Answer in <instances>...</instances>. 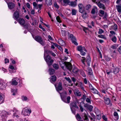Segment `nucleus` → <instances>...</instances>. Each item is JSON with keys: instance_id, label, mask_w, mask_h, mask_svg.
I'll use <instances>...</instances> for the list:
<instances>
[{"instance_id": "1", "label": "nucleus", "mask_w": 121, "mask_h": 121, "mask_svg": "<svg viewBox=\"0 0 121 121\" xmlns=\"http://www.w3.org/2000/svg\"><path fill=\"white\" fill-rule=\"evenodd\" d=\"M60 95L62 100L64 102L66 103H69L70 102V97L69 96L66 97L68 93L66 91H64L62 93H60Z\"/></svg>"}, {"instance_id": "2", "label": "nucleus", "mask_w": 121, "mask_h": 121, "mask_svg": "<svg viewBox=\"0 0 121 121\" xmlns=\"http://www.w3.org/2000/svg\"><path fill=\"white\" fill-rule=\"evenodd\" d=\"M79 11L82 14V16L83 18H85L87 17V13L85 11V6L81 3L79 4L78 5Z\"/></svg>"}, {"instance_id": "3", "label": "nucleus", "mask_w": 121, "mask_h": 121, "mask_svg": "<svg viewBox=\"0 0 121 121\" xmlns=\"http://www.w3.org/2000/svg\"><path fill=\"white\" fill-rule=\"evenodd\" d=\"M34 39L43 46L46 44L45 42L43 41L42 37L40 36L37 35L35 36Z\"/></svg>"}, {"instance_id": "4", "label": "nucleus", "mask_w": 121, "mask_h": 121, "mask_svg": "<svg viewBox=\"0 0 121 121\" xmlns=\"http://www.w3.org/2000/svg\"><path fill=\"white\" fill-rule=\"evenodd\" d=\"M44 58L48 66H50L52 65L54 60L52 59L51 57L49 55H46Z\"/></svg>"}, {"instance_id": "5", "label": "nucleus", "mask_w": 121, "mask_h": 121, "mask_svg": "<svg viewBox=\"0 0 121 121\" xmlns=\"http://www.w3.org/2000/svg\"><path fill=\"white\" fill-rule=\"evenodd\" d=\"M82 58L83 59H82L81 61L84 65H86V64L84 62L86 61L87 62L88 66H89L90 65V63L91 61V59L90 56H88L86 57V58L85 57H82Z\"/></svg>"}, {"instance_id": "6", "label": "nucleus", "mask_w": 121, "mask_h": 121, "mask_svg": "<svg viewBox=\"0 0 121 121\" xmlns=\"http://www.w3.org/2000/svg\"><path fill=\"white\" fill-rule=\"evenodd\" d=\"M31 112V109H28L26 108L23 109L22 113L25 116L29 115Z\"/></svg>"}, {"instance_id": "7", "label": "nucleus", "mask_w": 121, "mask_h": 121, "mask_svg": "<svg viewBox=\"0 0 121 121\" xmlns=\"http://www.w3.org/2000/svg\"><path fill=\"white\" fill-rule=\"evenodd\" d=\"M70 108L72 113L74 114L75 113V109L74 108H78V107L76 105L75 103H72L70 104Z\"/></svg>"}, {"instance_id": "8", "label": "nucleus", "mask_w": 121, "mask_h": 121, "mask_svg": "<svg viewBox=\"0 0 121 121\" xmlns=\"http://www.w3.org/2000/svg\"><path fill=\"white\" fill-rule=\"evenodd\" d=\"M63 63L64 65L65 66L67 69L71 72V69L72 67L71 63L69 62H67L66 61L62 62V63Z\"/></svg>"}, {"instance_id": "9", "label": "nucleus", "mask_w": 121, "mask_h": 121, "mask_svg": "<svg viewBox=\"0 0 121 121\" xmlns=\"http://www.w3.org/2000/svg\"><path fill=\"white\" fill-rule=\"evenodd\" d=\"M69 37L71 39L72 43L76 45H78V43L76 42L77 40L76 39L73 34H70L69 35Z\"/></svg>"}, {"instance_id": "10", "label": "nucleus", "mask_w": 121, "mask_h": 121, "mask_svg": "<svg viewBox=\"0 0 121 121\" xmlns=\"http://www.w3.org/2000/svg\"><path fill=\"white\" fill-rule=\"evenodd\" d=\"M20 82V80L17 78H15L12 79L11 84L16 86L18 84V82Z\"/></svg>"}, {"instance_id": "11", "label": "nucleus", "mask_w": 121, "mask_h": 121, "mask_svg": "<svg viewBox=\"0 0 121 121\" xmlns=\"http://www.w3.org/2000/svg\"><path fill=\"white\" fill-rule=\"evenodd\" d=\"M18 22L22 26L24 27L26 26L25 21L23 18H20L18 20Z\"/></svg>"}, {"instance_id": "12", "label": "nucleus", "mask_w": 121, "mask_h": 121, "mask_svg": "<svg viewBox=\"0 0 121 121\" xmlns=\"http://www.w3.org/2000/svg\"><path fill=\"white\" fill-rule=\"evenodd\" d=\"M56 88L57 92L60 94V93H61L59 92V91H61L62 89V86L61 82H60L59 83L57 87H56Z\"/></svg>"}, {"instance_id": "13", "label": "nucleus", "mask_w": 121, "mask_h": 121, "mask_svg": "<svg viewBox=\"0 0 121 121\" xmlns=\"http://www.w3.org/2000/svg\"><path fill=\"white\" fill-rule=\"evenodd\" d=\"M7 4L9 8L11 10L13 9L15 6L14 4L12 2H9Z\"/></svg>"}, {"instance_id": "14", "label": "nucleus", "mask_w": 121, "mask_h": 121, "mask_svg": "<svg viewBox=\"0 0 121 121\" xmlns=\"http://www.w3.org/2000/svg\"><path fill=\"white\" fill-rule=\"evenodd\" d=\"M84 106L86 108L88 109L90 111H91L92 110L93 107L91 105L86 103L85 104Z\"/></svg>"}, {"instance_id": "15", "label": "nucleus", "mask_w": 121, "mask_h": 121, "mask_svg": "<svg viewBox=\"0 0 121 121\" xmlns=\"http://www.w3.org/2000/svg\"><path fill=\"white\" fill-rule=\"evenodd\" d=\"M13 16L16 20H18L17 19L20 16L19 11L17 10L15 11L13 13Z\"/></svg>"}, {"instance_id": "16", "label": "nucleus", "mask_w": 121, "mask_h": 121, "mask_svg": "<svg viewBox=\"0 0 121 121\" xmlns=\"http://www.w3.org/2000/svg\"><path fill=\"white\" fill-rule=\"evenodd\" d=\"M8 113L5 111H4L1 112V116L2 119H6Z\"/></svg>"}, {"instance_id": "17", "label": "nucleus", "mask_w": 121, "mask_h": 121, "mask_svg": "<svg viewBox=\"0 0 121 121\" xmlns=\"http://www.w3.org/2000/svg\"><path fill=\"white\" fill-rule=\"evenodd\" d=\"M98 12L97 8L96 6H94L91 10V13L92 14H94L96 13H97Z\"/></svg>"}, {"instance_id": "18", "label": "nucleus", "mask_w": 121, "mask_h": 121, "mask_svg": "<svg viewBox=\"0 0 121 121\" xmlns=\"http://www.w3.org/2000/svg\"><path fill=\"white\" fill-rule=\"evenodd\" d=\"M96 3L97 5L100 8L102 9L103 10H105L106 9L104 5L103 4L101 3L100 2Z\"/></svg>"}, {"instance_id": "19", "label": "nucleus", "mask_w": 121, "mask_h": 121, "mask_svg": "<svg viewBox=\"0 0 121 121\" xmlns=\"http://www.w3.org/2000/svg\"><path fill=\"white\" fill-rule=\"evenodd\" d=\"M81 116L84 120H86V121H89V119L88 118L87 114L85 112L83 113L82 114Z\"/></svg>"}, {"instance_id": "20", "label": "nucleus", "mask_w": 121, "mask_h": 121, "mask_svg": "<svg viewBox=\"0 0 121 121\" xmlns=\"http://www.w3.org/2000/svg\"><path fill=\"white\" fill-rule=\"evenodd\" d=\"M77 49L78 51H80V52L82 51H84L86 52L87 51L86 50L84 47H82L81 46H78Z\"/></svg>"}, {"instance_id": "21", "label": "nucleus", "mask_w": 121, "mask_h": 121, "mask_svg": "<svg viewBox=\"0 0 121 121\" xmlns=\"http://www.w3.org/2000/svg\"><path fill=\"white\" fill-rule=\"evenodd\" d=\"M111 69L112 72L114 74L117 73L119 71V69L117 67L112 68Z\"/></svg>"}, {"instance_id": "22", "label": "nucleus", "mask_w": 121, "mask_h": 121, "mask_svg": "<svg viewBox=\"0 0 121 121\" xmlns=\"http://www.w3.org/2000/svg\"><path fill=\"white\" fill-rule=\"evenodd\" d=\"M71 70L73 74H77L78 71V69L76 67H74L73 69Z\"/></svg>"}, {"instance_id": "23", "label": "nucleus", "mask_w": 121, "mask_h": 121, "mask_svg": "<svg viewBox=\"0 0 121 121\" xmlns=\"http://www.w3.org/2000/svg\"><path fill=\"white\" fill-rule=\"evenodd\" d=\"M77 2H76L72 1L69 2V5H71L72 6L74 7L77 5Z\"/></svg>"}, {"instance_id": "24", "label": "nucleus", "mask_w": 121, "mask_h": 121, "mask_svg": "<svg viewBox=\"0 0 121 121\" xmlns=\"http://www.w3.org/2000/svg\"><path fill=\"white\" fill-rule=\"evenodd\" d=\"M58 43L61 46L64 45L65 44L64 41L61 38L59 39Z\"/></svg>"}, {"instance_id": "25", "label": "nucleus", "mask_w": 121, "mask_h": 121, "mask_svg": "<svg viewBox=\"0 0 121 121\" xmlns=\"http://www.w3.org/2000/svg\"><path fill=\"white\" fill-rule=\"evenodd\" d=\"M113 115L115 117L114 120L116 121L118 120L119 119V116L117 112H114L113 113Z\"/></svg>"}, {"instance_id": "26", "label": "nucleus", "mask_w": 121, "mask_h": 121, "mask_svg": "<svg viewBox=\"0 0 121 121\" xmlns=\"http://www.w3.org/2000/svg\"><path fill=\"white\" fill-rule=\"evenodd\" d=\"M104 11L101 9L99 10L98 14L99 16L102 17L104 16Z\"/></svg>"}, {"instance_id": "27", "label": "nucleus", "mask_w": 121, "mask_h": 121, "mask_svg": "<svg viewBox=\"0 0 121 121\" xmlns=\"http://www.w3.org/2000/svg\"><path fill=\"white\" fill-rule=\"evenodd\" d=\"M56 77L55 75H53L51 76V80H50V82H55L56 80Z\"/></svg>"}, {"instance_id": "28", "label": "nucleus", "mask_w": 121, "mask_h": 121, "mask_svg": "<svg viewBox=\"0 0 121 121\" xmlns=\"http://www.w3.org/2000/svg\"><path fill=\"white\" fill-rule=\"evenodd\" d=\"M75 92H74V94L76 95L77 96H80L81 95V92L80 91L78 92V90L77 89L75 90Z\"/></svg>"}, {"instance_id": "29", "label": "nucleus", "mask_w": 121, "mask_h": 121, "mask_svg": "<svg viewBox=\"0 0 121 121\" xmlns=\"http://www.w3.org/2000/svg\"><path fill=\"white\" fill-rule=\"evenodd\" d=\"M104 100L105 103L107 104H109L110 102V99L109 98H104Z\"/></svg>"}, {"instance_id": "30", "label": "nucleus", "mask_w": 121, "mask_h": 121, "mask_svg": "<svg viewBox=\"0 0 121 121\" xmlns=\"http://www.w3.org/2000/svg\"><path fill=\"white\" fill-rule=\"evenodd\" d=\"M116 8L117 9L118 12L119 13L121 12V3L120 5H116Z\"/></svg>"}, {"instance_id": "31", "label": "nucleus", "mask_w": 121, "mask_h": 121, "mask_svg": "<svg viewBox=\"0 0 121 121\" xmlns=\"http://www.w3.org/2000/svg\"><path fill=\"white\" fill-rule=\"evenodd\" d=\"M49 71L50 74L51 75L55 73L54 70L51 68H50L49 69Z\"/></svg>"}, {"instance_id": "32", "label": "nucleus", "mask_w": 121, "mask_h": 121, "mask_svg": "<svg viewBox=\"0 0 121 121\" xmlns=\"http://www.w3.org/2000/svg\"><path fill=\"white\" fill-rule=\"evenodd\" d=\"M95 112L97 116L100 115V112L99 110L97 108H95Z\"/></svg>"}, {"instance_id": "33", "label": "nucleus", "mask_w": 121, "mask_h": 121, "mask_svg": "<svg viewBox=\"0 0 121 121\" xmlns=\"http://www.w3.org/2000/svg\"><path fill=\"white\" fill-rule=\"evenodd\" d=\"M19 114V112L18 111H16L15 112H14L13 113V117H16L17 118H18L19 117L18 116Z\"/></svg>"}, {"instance_id": "34", "label": "nucleus", "mask_w": 121, "mask_h": 121, "mask_svg": "<svg viewBox=\"0 0 121 121\" xmlns=\"http://www.w3.org/2000/svg\"><path fill=\"white\" fill-rule=\"evenodd\" d=\"M87 70H88L89 74L90 75H91L92 72L91 69L90 67H88L87 68Z\"/></svg>"}, {"instance_id": "35", "label": "nucleus", "mask_w": 121, "mask_h": 121, "mask_svg": "<svg viewBox=\"0 0 121 121\" xmlns=\"http://www.w3.org/2000/svg\"><path fill=\"white\" fill-rule=\"evenodd\" d=\"M52 66L53 67L56 69H57L59 68V66L58 64H54L52 65Z\"/></svg>"}, {"instance_id": "36", "label": "nucleus", "mask_w": 121, "mask_h": 121, "mask_svg": "<svg viewBox=\"0 0 121 121\" xmlns=\"http://www.w3.org/2000/svg\"><path fill=\"white\" fill-rule=\"evenodd\" d=\"M111 40L113 42L115 43L116 42V37L115 36H114L111 38Z\"/></svg>"}, {"instance_id": "37", "label": "nucleus", "mask_w": 121, "mask_h": 121, "mask_svg": "<svg viewBox=\"0 0 121 121\" xmlns=\"http://www.w3.org/2000/svg\"><path fill=\"white\" fill-rule=\"evenodd\" d=\"M11 92L13 93L12 95H14L16 94V93L17 92V90H14L12 89L11 90Z\"/></svg>"}, {"instance_id": "38", "label": "nucleus", "mask_w": 121, "mask_h": 121, "mask_svg": "<svg viewBox=\"0 0 121 121\" xmlns=\"http://www.w3.org/2000/svg\"><path fill=\"white\" fill-rule=\"evenodd\" d=\"M91 91L93 93L95 94H97L98 93V91L94 88L91 90Z\"/></svg>"}, {"instance_id": "39", "label": "nucleus", "mask_w": 121, "mask_h": 121, "mask_svg": "<svg viewBox=\"0 0 121 121\" xmlns=\"http://www.w3.org/2000/svg\"><path fill=\"white\" fill-rule=\"evenodd\" d=\"M72 15H75L76 14V10L74 9H72Z\"/></svg>"}, {"instance_id": "40", "label": "nucleus", "mask_w": 121, "mask_h": 121, "mask_svg": "<svg viewBox=\"0 0 121 121\" xmlns=\"http://www.w3.org/2000/svg\"><path fill=\"white\" fill-rule=\"evenodd\" d=\"M76 117V118L78 120V119H79V120H81V119H82V118L78 113L77 114Z\"/></svg>"}, {"instance_id": "41", "label": "nucleus", "mask_w": 121, "mask_h": 121, "mask_svg": "<svg viewBox=\"0 0 121 121\" xmlns=\"http://www.w3.org/2000/svg\"><path fill=\"white\" fill-rule=\"evenodd\" d=\"M91 6L90 4H88L86 6V10H88L91 7Z\"/></svg>"}, {"instance_id": "42", "label": "nucleus", "mask_w": 121, "mask_h": 121, "mask_svg": "<svg viewBox=\"0 0 121 121\" xmlns=\"http://www.w3.org/2000/svg\"><path fill=\"white\" fill-rule=\"evenodd\" d=\"M33 5L34 6V8L35 9L36 8L37 9H38V7L37 6V4L35 2H34L33 3Z\"/></svg>"}, {"instance_id": "43", "label": "nucleus", "mask_w": 121, "mask_h": 121, "mask_svg": "<svg viewBox=\"0 0 121 121\" xmlns=\"http://www.w3.org/2000/svg\"><path fill=\"white\" fill-rule=\"evenodd\" d=\"M106 72L107 74L108 75H109L112 72V70L111 69V70H107L106 71Z\"/></svg>"}, {"instance_id": "44", "label": "nucleus", "mask_w": 121, "mask_h": 121, "mask_svg": "<svg viewBox=\"0 0 121 121\" xmlns=\"http://www.w3.org/2000/svg\"><path fill=\"white\" fill-rule=\"evenodd\" d=\"M117 46L116 44H114L111 46V48L113 49H115L117 48Z\"/></svg>"}, {"instance_id": "45", "label": "nucleus", "mask_w": 121, "mask_h": 121, "mask_svg": "<svg viewBox=\"0 0 121 121\" xmlns=\"http://www.w3.org/2000/svg\"><path fill=\"white\" fill-rule=\"evenodd\" d=\"M98 37L99 38L104 39H106V37L104 36V35H99L98 36Z\"/></svg>"}, {"instance_id": "46", "label": "nucleus", "mask_w": 121, "mask_h": 121, "mask_svg": "<svg viewBox=\"0 0 121 121\" xmlns=\"http://www.w3.org/2000/svg\"><path fill=\"white\" fill-rule=\"evenodd\" d=\"M86 101L87 102L90 104H91V99L88 98H86Z\"/></svg>"}, {"instance_id": "47", "label": "nucleus", "mask_w": 121, "mask_h": 121, "mask_svg": "<svg viewBox=\"0 0 121 121\" xmlns=\"http://www.w3.org/2000/svg\"><path fill=\"white\" fill-rule=\"evenodd\" d=\"M22 99L23 101H26L27 99V97L26 96H23L22 97Z\"/></svg>"}, {"instance_id": "48", "label": "nucleus", "mask_w": 121, "mask_h": 121, "mask_svg": "<svg viewBox=\"0 0 121 121\" xmlns=\"http://www.w3.org/2000/svg\"><path fill=\"white\" fill-rule=\"evenodd\" d=\"M65 78L66 80L69 82L70 83L71 82V80L69 77H65Z\"/></svg>"}, {"instance_id": "49", "label": "nucleus", "mask_w": 121, "mask_h": 121, "mask_svg": "<svg viewBox=\"0 0 121 121\" xmlns=\"http://www.w3.org/2000/svg\"><path fill=\"white\" fill-rule=\"evenodd\" d=\"M98 33L99 34H101L104 33V31L101 29H99V30Z\"/></svg>"}, {"instance_id": "50", "label": "nucleus", "mask_w": 121, "mask_h": 121, "mask_svg": "<svg viewBox=\"0 0 121 121\" xmlns=\"http://www.w3.org/2000/svg\"><path fill=\"white\" fill-rule=\"evenodd\" d=\"M63 2L66 4H69V0H63Z\"/></svg>"}, {"instance_id": "51", "label": "nucleus", "mask_w": 121, "mask_h": 121, "mask_svg": "<svg viewBox=\"0 0 121 121\" xmlns=\"http://www.w3.org/2000/svg\"><path fill=\"white\" fill-rule=\"evenodd\" d=\"M86 97V96L85 94H84L83 95L82 97L81 98L84 101L85 100Z\"/></svg>"}, {"instance_id": "52", "label": "nucleus", "mask_w": 121, "mask_h": 121, "mask_svg": "<svg viewBox=\"0 0 121 121\" xmlns=\"http://www.w3.org/2000/svg\"><path fill=\"white\" fill-rule=\"evenodd\" d=\"M56 19L57 22L59 23L61 22V21L60 20V19L59 16H57L56 17Z\"/></svg>"}, {"instance_id": "53", "label": "nucleus", "mask_w": 121, "mask_h": 121, "mask_svg": "<svg viewBox=\"0 0 121 121\" xmlns=\"http://www.w3.org/2000/svg\"><path fill=\"white\" fill-rule=\"evenodd\" d=\"M104 17H103V18L104 19H107V17L108 16V14L106 12H105L104 15Z\"/></svg>"}, {"instance_id": "54", "label": "nucleus", "mask_w": 121, "mask_h": 121, "mask_svg": "<svg viewBox=\"0 0 121 121\" xmlns=\"http://www.w3.org/2000/svg\"><path fill=\"white\" fill-rule=\"evenodd\" d=\"M49 1H48L47 2H46L48 5H50L52 4V0H48Z\"/></svg>"}, {"instance_id": "55", "label": "nucleus", "mask_w": 121, "mask_h": 121, "mask_svg": "<svg viewBox=\"0 0 121 121\" xmlns=\"http://www.w3.org/2000/svg\"><path fill=\"white\" fill-rule=\"evenodd\" d=\"M117 28V25L114 24L113 26V29L114 30H116Z\"/></svg>"}, {"instance_id": "56", "label": "nucleus", "mask_w": 121, "mask_h": 121, "mask_svg": "<svg viewBox=\"0 0 121 121\" xmlns=\"http://www.w3.org/2000/svg\"><path fill=\"white\" fill-rule=\"evenodd\" d=\"M54 7L57 9H58L59 8V6L57 5V3L56 2L54 3Z\"/></svg>"}, {"instance_id": "57", "label": "nucleus", "mask_w": 121, "mask_h": 121, "mask_svg": "<svg viewBox=\"0 0 121 121\" xmlns=\"http://www.w3.org/2000/svg\"><path fill=\"white\" fill-rule=\"evenodd\" d=\"M61 32L62 33V35H66V31L65 30H61Z\"/></svg>"}, {"instance_id": "58", "label": "nucleus", "mask_w": 121, "mask_h": 121, "mask_svg": "<svg viewBox=\"0 0 121 121\" xmlns=\"http://www.w3.org/2000/svg\"><path fill=\"white\" fill-rule=\"evenodd\" d=\"M63 58H61L60 60L61 61H64L66 60L67 59V58L66 57L64 56L63 57Z\"/></svg>"}, {"instance_id": "59", "label": "nucleus", "mask_w": 121, "mask_h": 121, "mask_svg": "<svg viewBox=\"0 0 121 121\" xmlns=\"http://www.w3.org/2000/svg\"><path fill=\"white\" fill-rule=\"evenodd\" d=\"M96 101L97 102H98L100 103H102V100L101 99H96Z\"/></svg>"}, {"instance_id": "60", "label": "nucleus", "mask_w": 121, "mask_h": 121, "mask_svg": "<svg viewBox=\"0 0 121 121\" xmlns=\"http://www.w3.org/2000/svg\"><path fill=\"white\" fill-rule=\"evenodd\" d=\"M3 99V97L0 94V104L2 103L3 102L2 99Z\"/></svg>"}, {"instance_id": "61", "label": "nucleus", "mask_w": 121, "mask_h": 121, "mask_svg": "<svg viewBox=\"0 0 121 121\" xmlns=\"http://www.w3.org/2000/svg\"><path fill=\"white\" fill-rule=\"evenodd\" d=\"M89 88L91 90L93 88H94L91 85V84H90L89 83Z\"/></svg>"}, {"instance_id": "62", "label": "nucleus", "mask_w": 121, "mask_h": 121, "mask_svg": "<svg viewBox=\"0 0 121 121\" xmlns=\"http://www.w3.org/2000/svg\"><path fill=\"white\" fill-rule=\"evenodd\" d=\"M105 59L107 61H109L110 60V58L108 56H106L105 57Z\"/></svg>"}, {"instance_id": "63", "label": "nucleus", "mask_w": 121, "mask_h": 121, "mask_svg": "<svg viewBox=\"0 0 121 121\" xmlns=\"http://www.w3.org/2000/svg\"><path fill=\"white\" fill-rule=\"evenodd\" d=\"M82 51L80 52V53L83 56H84L86 54V53L84 51Z\"/></svg>"}, {"instance_id": "64", "label": "nucleus", "mask_w": 121, "mask_h": 121, "mask_svg": "<svg viewBox=\"0 0 121 121\" xmlns=\"http://www.w3.org/2000/svg\"><path fill=\"white\" fill-rule=\"evenodd\" d=\"M117 50L119 53L121 54V46L119 47L118 48Z\"/></svg>"}]
</instances>
